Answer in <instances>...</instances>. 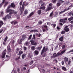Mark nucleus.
<instances>
[{
  "label": "nucleus",
  "mask_w": 73,
  "mask_h": 73,
  "mask_svg": "<svg viewBox=\"0 0 73 73\" xmlns=\"http://www.w3.org/2000/svg\"><path fill=\"white\" fill-rule=\"evenodd\" d=\"M11 7L10 6H9L8 7V8H7L6 12L7 13H8L9 12H11L8 15H7L6 16L5 18H3V19L4 20H6V19H10L11 17V15H12V13H14V14H16L17 13V12L13 10L12 9H9L10 8V7Z\"/></svg>",
  "instance_id": "1"
},
{
  "label": "nucleus",
  "mask_w": 73,
  "mask_h": 73,
  "mask_svg": "<svg viewBox=\"0 0 73 73\" xmlns=\"http://www.w3.org/2000/svg\"><path fill=\"white\" fill-rule=\"evenodd\" d=\"M25 2H24L23 3L22 5V9L21 8V7H20V10H21V13H22V12L24 11V5H25V6H26V5H28V4H27L25 5Z\"/></svg>",
  "instance_id": "2"
},
{
  "label": "nucleus",
  "mask_w": 73,
  "mask_h": 73,
  "mask_svg": "<svg viewBox=\"0 0 73 73\" xmlns=\"http://www.w3.org/2000/svg\"><path fill=\"white\" fill-rule=\"evenodd\" d=\"M60 56L59 54V53L58 52L57 54H56V53H54L53 54V56H52V58H55V57H58Z\"/></svg>",
  "instance_id": "3"
},
{
  "label": "nucleus",
  "mask_w": 73,
  "mask_h": 73,
  "mask_svg": "<svg viewBox=\"0 0 73 73\" xmlns=\"http://www.w3.org/2000/svg\"><path fill=\"white\" fill-rule=\"evenodd\" d=\"M30 42H31V44L32 45H37V43L36 42H35L34 40H30Z\"/></svg>",
  "instance_id": "4"
},
{
  "label": "nucleus",
  "mask_w": 73,
  "mask_h": 73,
  "mask_svg": "<svg viewBox=\"0 0 73 73\" xmlns=\"http://www.w3.org/2000/svg\"><path fill=\"white\" fill-rule=\"evenodd\" d=\"M68 20L67 18H66L64 19H61L60 21V22H61L62 23H65L66 21V20Z\"/></svg>",
  "instance_id": "5"
},
{
  "label": "nucleus",
  "mask_w": 73,
  "mask_h": 73,
  "mask_svg": "<svg viewBox=\"0 0 73 73\" xmlns=\"http://www.w3.org/2000/svg\"><path fill=\"white\" fill-rule=\"evenodd\" d=\"M6 54V50H5L3 52L2 55V58H5V56Z\"/></svg>",
  "instance_id": "6"
},
{
  "label": "nucleus",
  "mask_w": 73,
  "mask_h": 73,
  "mask_svg": "<svg viewBox=\"0 0 73 73\" xmlns=\"http://www.w3.org/2000/svg\"><path fill=\"white\" fill-rule=\"evenodd\" d=\"M68 27V26H66L65 27L64 29V31H65V32H68V31H69V29L67 28Z\"/></svg>",
  "instance_id": "7"
},
{
  "label": "nucleus",
  "mask_w": 73,
  "mask_h": 73,
  "mask_svg": "<svg viewBox=\"0 0 73 73\" xmlns=\"http://www.w3.org/2000/svg\"><path fill=\"white\" fill-rule=\"evenodd\" d=\"M64 61L65 64H66L67 62H68V60H69V59L67 58V57H65L64 58Z\"/></svg>",
  "instance_id": "8"
},
{
  "label": "nucleus",
  "mask_w": 73,
  "mask_h": 73,
  "mask_svg": "<svg viewBox=\"0 0 73 73\" xmlns=\"http://www.w3.org/2000/svg\"><path fill=\"white\" fill-rule=\"evenodd\" d=\"M48 50V48H45V47H44L43 49V50H42V52H41V54H42V53H44V51H44V52H46V50Z\"/></svg>",
  "instance_id": "9"
},
{
  "label": "nucleus",
  "mask_w": 73,
  "mask_h": 73,
  "mask_svg": "<svg viewBox=\"0 0 73 73\" xmlns=\"http://www.w3.org/2000/svg\"><path fill=\"white\" fill-rule=\"evenodd\" d=\"M66 51V50H64L63 51H62L61 52H58L59 53V56H62V55L65 52V51Z\"/></svg>",
  "instance_id": "10"
},
{
  "label": "nucleus",
  "mask_w": 73,
  "mask_h": 73,
  "mask_svg": "<svg viewBox=\"0 0 73 73\" xmlns=\"http://www.w3.org/2000/svg\"><path fill=\"white\" fill-rule=\"evenodd\" d=\"M18 42L19 44H22V42H23V39H18Z\"/></svg>",
  "instance_id": "11"
},
{
  "label": "nucleus",
  "mask_w": 73,
  "mask_h": 73,
  "mask_svg": "<svg viewBox=\"0 0 73 73\" xmlns=\"http://www.w3.org/2000/svg\"><path fill=\"white\" fill-rule=\"evenodd\" d=\"M69 8H68L67 9H65L63 11H62L60 12V13L59 14H62V13H63L64 12H65L66 11H68V10H69Z\"/></svg>",
  "instance_id": "12"
},
{
  "label": "nucleus",
  "mask_w": 73,
  "mask_h": 73,
  "mask_svg": "<svg viewBox=\"0 0 73 73\" xmlns=\"http://www.w3.org/2000/svg\"><path fill=\"white\" fill-rule=\"evenodd\" d=\"M39 52L37 50H35L34 52V54H36V55H38V54Z\"/></svg>",
  "instance_id": "13"
},
{
  "label": "nucleus",
  "mask_w": 73,
  "mask_h": 73,
  "mask_svg": "<svg viewBox=\"0 0 73 73\" xmlns=\"http://www.w3.org/2000/svg\"><path fill=\"white\" fill-rule=\"evenodd\" d=\"M17 23V22L15 21H13L11 22V24H14V25L16 24Z\"/></svg>",
  "instance_id": "14"
},
{
  "label": "nucleus",
  "mask_w": 73,
  "mask_h": 73,
  "mask_svg": "<svg viewBox=\"0 0 73 73\" xmlns=\"http://www.w3.org/2000/svg\"><path fill=\"white\" fill-rule=\"evenodd\" d=\"M53 8L52 7H48L46 9V11H50Z\"/></svg>",
  "instance_id": "15"
},
{
  "label": "nucleus",
  "mask_w": 73,
  "mask_h": 73,
  "mask_svg": "<svg viewBox=\"0 0 73 73\" xmlns=\"http://www.w3.org/2000/svg\"><path fill=\"white\" fill-rule=\"evenodd\" d=\"M11 7H12L13 8H15V5L13 3H12L11 5Z\"/></svg>",
  "instance_id": "16"
},
{
  "label": "nucleus",
  "mask_w": 73,
  "mask_h": 73,
  "mask_svg": "<svg viewBox=\"0 0 73 73\" xmlns=\"http://www.w3.org/2000/svg\"><path fill=\"white\" fill-rule=\"evenodd\" d=\"M5 0H3V1L2 3H1V4H0V8H1V7L3 4L4 3V2H5Z\"/></svg>",
  "instance_id": "17"
},
{
  "label": "nucleus",
  "mask_w": 73,
  "mask_h": 73,
  "mask_svg": "<svg viewBox=\"0 0 73 73\" xmlns=\"http://www.w3.org/2000/svg\"><path fill=\"white\" fill-rule=\"evenodd\" d=\"M63 39H64V36H62L61 37L59 38V40L60 41H63Z\"/></svg>",
  "instance_id": "18"
},
{
  "label": "nucleus",
  "mask_w": 73,
  "mask_h": 73,
  "mask_svg": "<svg viewBox=\"0 0 73 73\" xmlns=\"http://www.w3.org/2000/svg\"><path fill=\"white\" fill-rule=\"evenodd\" d=\"M33 14H34V13H33V12H32L30 14L29 17H31L32 16H33Z\"/></svg>",
  "instance_id": "19"
},
{
  "label": "nucleus",
  "mask_w": 73,
  "mask_h": 73,
  "mask_svg": "<svg viewBox=\"0 0 73 73\" xmlns=\"http://www.w3.org/2000/svg\"><path fill=\"white\" fill-rule=\"evenodd\" d=\"M41 10H38V15H41Z\"/></svg>",
  "instance_id": "20"
},
{
  "label": "nucleus",
  "mask_w": 73,
  "mask_h": 73,
  "mask_svg": "<svg viewBox=\"0 0 73 73\" xmlns=\"http://www.w3.org/2000/svg\"><path fill=\"white\" fill-rule=\"evenodd\" d=\"M31 49L32 50H35V46H32L31 47Z\"/></svg>",
  "instance_id": "21"
},
{
  "label": "nucleus",
  "mask_w": 73,
  "mask_h": 73,
  "mask_svg": "<svg viewBox=\"0 0 73 73\" xmlns=\"http://www.w3.org/2000/svg\"><path fill=\"white\" fill-rule=\"evenodd\" d=\"M73 52V49L71 50L70 51L67 52L66 53V54H68V53H71V52Z\"/></svg>",
  "instance_id": "22"
},
{
  "label": "nucleus",
  "mask_w": 73,
  "mask_h": 73,
  "mask_svg": "<svg viewBox=\"0 0 73 73\" xmlns=\"http://www.w3.org/2000/svg\"><path fill=\"white\" fill-rule=\"evenodd\" d=\"M22 58L23 59V58H24L25 57H26V55L25 54H23L22 55Z\"/></svg>",
  "instance_id": "23"
},
{
  "label": "nucleus",
  "mask_w": 73,
  "mask_h": 73,
  "mask_svg": "<svg viewBox=\"0 0 73 73\" xmlns=\"http://www.w3.org/2000/svg\"><path fill=\"white\" fill-rule=\"evenodd\" d=\"M71 64H72V63H71V60L70 59L68 62V65H70Z\"/></svg>",
  "instance_id": "24"
},
{
  "label": "nucleus",
  "mask_w": 73,
  "mask_h": 73,
  "mask_svg": "<svg viewBox=\"0 0 73 73\" xmlns=\"http://www.w3.org/2000/svg\"><path fill=\"white\" fill-rule=\"evenodd\" d=\"M22 53H23V52L21 51H19V55L20 56V55H21V54H22Z\"/></svg>",
  "instance_id": "25"
},
{
  "label": "nucleus",
  "mask_w": 73,
  "mask_h": 73,
  "mask_svg": "<svg viewBox=\"0 0 73 73\" xmlns=\"http://www.w3.org/2000/svg\"><path fill=\"white\" fill-rule=\"evenodd\" d=\"M60 5H61V3H60V2H59L57 3V7H59V6H60Z\"/></svg>",
  "instance_id": "26"
},
{
  "label": "nucleus",
  "mask_w": 73,
  "mask_h": 73,
  "mask_svg": "<svg viewBox=\"0 0 73 73\" xmlns=\"http://www.w3.org/2000/svg\"><path fill=\"white\" fill-rule=\"evenodd\" d=\"M24 14L25 15H27V14H28V11H27V10H26L24 12Z\"/></svg>",
  "instance_id": "27"
},
{
  "label": "nucleus",
  "mask_w": 73,
  "mask_h": 73,
  "mask_svg": "<svg viewBox=\"0 0 73 73\" xmlns=\"http://www.w3.org/2000/svg\"><path fill=\"white\" fill-rule=\"evenodd\" d=\"M72 20H73V17H72L68 19L69 21H72Z\"/></svg>",
  "instance_id": "28"
},
{
  "label": "nucleus",
  "mask_w": 73,
  "mask_h": 73,
  "mask_svg": "<svg viewBox=\"0 0 73 73\" xmlns=\"http://www.w3.org/2000/svg\"><path fill=\"white\" fill-rule=\"evenodd\" d=\"M42 28H48V26H47L46 25H43V26H42Z\"/></svg>",
  "instance_id": "29"
},
{
  "label": "nucleus",
  "mask_w": 73,
  "mask_h": 73,
  "mask_svg": "<svg viewBox=\"0 0 73 73\" xmlns=\"http://www.w3.org/2000/svg\"><path fill=\"white\" fill-rule=\"evenodd\" d=\"M53 12L51 13L50 15V17H53Z\"/></svg>",
  "instance_id": "30"
},
{
  "label": "nucleus",
  "mask_w": 73,
  "mask_h": 73,
  "mask_svg": "<svg viewBox=\"0 0 73 73\" xmlns=\"http://www.w3.org/2000/svg\"><path fill=\"white\" fill-rule=\"evenodd\" d=\"M4 24V23H3V22L2 21H0V25H3Z\"/></svg>",
  "instance_id": "31"
},
{
  "label": "nucleus",
  "mask_w": 73,
  "mask_h": 73,
  "mask_svg": "<svg viewBox=\"0 0 73 73\" xmlns=\"http://www.w3.org/2000/svg\"><path fill=\"white\" fill-rule=\"evenodd\" d=\"M26 38V36L25 35H23L22 36V38L25 39Z\"/></svg>",
  "instance_id": "32"
},
{
  "label": "nucleus",
  "mask_w": 73,
  "mask_h": 73,
  "mask_svg": "<svg viewBox=\"0 0 73 73\" xmlns=\"http://www.w3.org/2000/svg\"><path fill=\"white\" fill-rule=\"evenodd\" d=\"M7 40H8V36H7L5 38L4 41L6 42V41H7Z\"/></svg>",
  "instance_id": "33"
},
{
  "label": "nucleus",
  "mask_w": 73,
  "mask_h": 73,
  "mask_svg": "<svg viewBox=\"0 0 73 73\" xmlns=\"http://www.w3.org/2000/svg\"><path fill=\"white\" fill-rule=\"evenodd\" d=\"M45 9V7L44 6L41 7L40 8V9Z\"/></svg>",
  "instance_id": "34"
},
{
  "label": "nucleus",
  "mask_w": 73,
  "mask_h": 73,
  "mask_svg": "<svg viewBox=\"0 0 73 73\" xmlns=\"http://www.w3.org/2000/svg\"><path fill=\"white\" fill-rule=\"evenodd\" d=\"M35 37H36V35H34L33 37V39L34 40H35V39L36 38Z\"/></svg>",
  "instance_id": "35"
},
{
  "label": "nucleus",
  "mask_w": 73,
  "mask_h": 73,
  "mask_svg": "<svg viewBox=\"0 0 73 73\" xmlns=\"http://www.w3.org/2000/svg\"><path fill=\"white\" fill-rule=\"evenodd\" d=\"M65 31H62L61 32V34H62V35H64L65 34Z\"/></svg>",
  "instance_id": "36"
},
{
  "label": "nucleus",
  "mask_w": 73,
  "mask_h": 73,
  "mask_svg": "<svg viewBox=\"0 0 73 73\" xmlns=\"http://www.w3.org/2000/svg\"><path fill=\"white\" fill-rule=\"evenodd\" d=\"M45 3H43L41 5V6L42 7H45Z\"/></svg>",
  "instance_id": "37"
},
{
  "label": "nucleus",
  "mask_w": 73,
  "mask_h": 73,
  "mask_svg": "<svg viewBox=\"0 0 73 73\" xmlns=\"http://www.w3.org/2000/svg\"><path fill=\"white\" fill-rule=\"evenodd\" d=\"M62 69L63 70H64V71H65L66 70V68L64 67H63L62 68Z\"/></svg>",
  "instance_id": "38"
},
{
  "label": "nucleus",
  "mask_w": 73,
  "mask_h": 73,
  "mask_svg": "<svg viewBox=\"0 0 73 73\" xmlns=\"http://www.w3.org/2000/svg\"><path fill=\"white\" fill-rule=\"evenodd\" d=\"M7 50L8 51V52H11V49L10 48H7Z\"/></svg>",
  "instance_id": "39"
},
{
  "label": "nucleus",
  "mask_w": 73,
  "mask_h": 73,
  "mask_svg": "<svg viewBox=\"0 0 73 73\" xmlns=\"http://www.w3.org/2000/svg\"><path fill=\"white\" fill-rule=\"evenodd\" d=\"M32 35H31L30 36H29V37L28 38V40H30L32 38Z\"/></svg>",
  "instance_id": "40"
},
{
  "label": "nucleus",
  "mask_w": 73,
  "mask_h": 73,
  "mask_svg": "<svg viewBox=\"0 0 73 73\" xmlns=\"http://www.w3.org/2000/svg\"><path fill=\"white\" fill-rule=\"evenodd\" d=\"M53 61H54V62H55L57 63L58 62L57 60H56V59H55L54 60H53Z\"/></svg>",
  "instance_id": "41"
},
{
  "label": "nucleus",
  "mask_w": 73,
  "mask_h": 73,
  "mask_svg": "<svg viewBox=\"0 0 73 73\" xmlns=\"http://www.w3.org/2000/svg\"><path fill=\"white\" fill-rule=\"evenodd\" d=\"M52 3H55L56 2V0H52Z\"/></svg>",
  "instance_id": "42"
},
{
  "label": "nucleus",
  "mask_w": 73,
  "mask_h": 73,
  "mask_svg": "<svg viewBox=\"0 0 73 73\" xmlns=\"http://www.w3.org/2000/svg\"><path fill=\"white\" fill-rule=\"evenodd\" d=\"M42 23V21H39L38 22V23L39 24H41Z\"/></svg>",
  "instance_id": "43"
},
{
  "label": "nucleus",
  "mask_w": 73,
  "mask_h": 73,
  "mask_svg": "<svg viewBox=\"0 0 73 73\" xmlns=\"http://www.w3.org/2000/svg\"><path fill=\"white\" fill-rule=\"evenodd\" d=\"M6 42V41H4V42H3V44L4 45H6V43H5Z\"/></svg>",
  "instance_id": "44"
},
{
  "label": "nucleus",
  "mask_w": 73,
  "mask_h": 73,
  "mask_svg": "<svg viewBox=\"0 0 73 73\" xmlns=\"http://www.w3.org/2000/svg\"><path fill=\"white\" fill-rule=\"evenodd\" d=\"M29 43L27 42H26V45H27V46H28V45H29Z\"/></svg>",
  "instance_id": "45"
},
{
  "label": "nucleus",
  "mask_w": 73,
  "mask_h": 73,
  "mask_svg": "<svg viewBox=\"0 0 73 73\" xmlns=\"http://www.w3.org/2000/svg\"><path fill=\"white\" fill-rule=\"evenodd\" d=\"M42 48V46H40V47H38V49H39V50H40V49H41Z\"/></svg>",
  "instance_id": "46"
},
{
  "label": "nucleus",
  "mask_w": 73,
  "mask_h": 73,
  "mask_svg": "<svg viewBox=\"0 0 73 73\" xmlns=\"http://www.w3.org/2000/svg\"><path fill=\"white\" fill-rule=\"evenodd\" d=\"M8 4V3L7 2H6L5 3V6H6Z\"/></svg>",
  "instance_id": "47"
},
{
  "label": "nucleus",
  "mask_w": 73,
  "mask_h": 73,
  "mask_svg": "<svg viewBox=\"0 0 73 73\" xmlns=\"http://www.w3.org/2000/svg\"><path fill=\"white\" fill-rule=\"evenodd\" d=\"M62 49H64V48H65V46L64 45H63V46H62Z\"/></svg>",
  "instance_id": "48"
},
{
  "label": "nucleus",
  "mask_w": 73,
  "mask_h": 73,
  "mask_svg": "<svg viewBox=\"0 0 73 73\" xmlns=\"http://www.w3.org/2000/svg\"><path fill=\"white\" fill-rule=\"evenodd\" d=\"M58 15V12H56L55 14V16H56Z\"/></svg>",
  "instance_id": "49"
},
{
  "label": "nucleus",
  "mask_w": 73,
  "mask_h": 73,
  "mask_svg": "<svg viewBox=\"0 0 73 73\" xmlns=\"http://www.w3.org/2000/svg\"><path fill=\"white\" fill-rule=\"evenodd\" d=\"M39 4H42V0H40L39 3Z\"/></svg>",
  "instance_id": "50"
},
{
  "label": "nucleus",
  "mask_w": 73,
  "mask_h": 73,
  "mask_svg": "<svg viewBox=\"0 0 73 73\" xmlns=\"http://www.w3.org/2000/svg\"><path fill=\"white\" fill-rule=\"evenodd\" d=\"M60 3H64V1H62L61 0H60Z\"/></svg>",
  "instance_id": "51"
},
{
  "label": "nucleus",
  "mask_w": 73,
  "mask_h": 73,
  "mask_svg": "<svg viewBox=\"0 0 73 73\" xmlns=\"http://www.w3.org/2000/svg\"><path fill=\"white\" fill-rule=\"evenodd\" d=\"M51 25L53 26L54 27H56V25L54 24H52Z\"/></svg>",
  "instance_id": "52"
},
{
  "label": "nucleus",
  "mask_w": 73,
  "mask_h": 73,
  "mask_svg": "<svg viewBox=\"0 0 73 73\" xmlns=\"http://www.w3.org/2000/svg\"><path fill=\"white\" fill-rule=\"evenodd\" d=\"M37 32V30H34V32Z\"/></svg>",
  "instance_id": "53"
},
{
  "label": "nucleus",
  "mask_w": 73,
  "mask_h": 73,
  "mask_svg": "<svg viewBox=\"0 0 73 73\" xmlns=\"http://www.w3.org/2000/svg\"><path fill=\"white\" fill-rule=\"evenodd\" d=\"M17 70L18 72H19V71H20V69H19V68H17Z\"/></svg>",
  "instance_id": "54"
},
{
  "label": "nucleus",
  "mask_w": 73,
  "mask_h": 73,
  "mask_svg": "<svg viewBox=\"0 0 73 73\" xmlns=\"http://www.w3.org/2000/svg\"><path fill=\"white\" fill-rule=\"evenodd\" d=\"M49 6H50V7H52V3H50L49 5Z\"/></svg>",
  "instance_id": "55"
},
{
  "label": "nucleus",
  "mask_w": 73,
  "mask_h": 73,
  "mask_svg": "<svg viewBox=\"0 0 73 73\" xmlns=\"http://www.w3.org/2000/svg\"><path fill=\"white\" fill-rule=\"evenodd\" d=\"M31 64H33V60H32L31 62H30Z\"/></svg>",
  "instance_id": "56"
},
{
  "label": "nucleus",
  "mask_w": 73,
  "mask_h": 73,
  "mask_svg": "<svg viewBox=\"0 0 73 73\" xmlns=\"http://www.w3.org/2000/svg\"><path fill=\"white\" fill-rule=\"evenodd\" d=\"M64 61H62V64L64 65Z\"/></svg>",
  "instance_id": "57"
},
{
  "label": "nucleus",
  "mask_w": 73,
  "mask_h": 73,
  "mask_svg": "<svg viewBox=\"0 0 73 73\" xmlns=\"http://www.w3.org/2000/svg\"><path fill=\"white\" fill-rule=\"evenodd\" d=\"M23 3V2H21L20 3V5H22V3Z\"/></svg>",
  "instance_id": "58"
},
{
  "label": "nucleus",
  "mask_w": 73,
  "mask_h": 73,
  "mask_svg": "<svg viewBox=\"0 0 73 73\" xmlns=\"http://www.w3.org/2000/svg\"><path fill=\"white\" fill-rule=\"evenodd\" d=\"M12 43L13 44H14V43H15V40H13V41H12Z\"/></svg>",
  "instance_id": "59"
},
{
  "label": "nucleus",
  "mask_w": 73,
  "mask_h": 73,
  "mask_svg": "<svg viewBox=\"0 0 73 73\" xmlns=\"http://www.w3.org/2000/svg\"><path fill=\"white\" fill-rule=\"evenodd\" d=\"M1 16H2V15H3V12H1Z\"/></svg>",
  "instance_id": "60"
},
{
  "label": "nucleus",
  "mask_w": 73,
  "mask_h": 73,
  "mask_svg": "<svg viewBox=\"0 0 73 73\" xmlns=\"http://www.w3.org/2000/svg\"><path fill=\"white\" fill-rule=\"evenodd\" d=\"M3 30H1L0 31V33H1L3 32Z\"/></svg>",
  "instance_id": "61"
},
{
  "label": "nucleus",
  "mask_w": 73,
  "mask_h": 73,
  "mask_svg": "<svg viewBox=\"0 0 73 73\" xmlns=\"http://www.w3.org/2000/svg\"><path fill=\"white\" fill-rule=\"evenodd\" d=\"M47 25H50V23H49V22H48L47 23Z\"/></svg>",
  "instance_id": "62"
},
{
  "label": "nucleus",
  "mask_w": 73,
  "mask_h": 73,
  "mask_svg": "<svg viewBox=\"0 0 73 73\" xmlns=\"http://www.w3.org/2000/svg\"><path fill=\"white\" fill-rule=\"evenodd\" d=\"M24 50H26V49H27V48L26 47H24Z\"/></svg>",
  "instance_id": "63"
},
{
  "label": "nucleus",
  "mask_w": 73,
  "mask_h": 73,
  "mask_svg": "<svg viewBox=\"0 0 73 73\" xmlns=\"http://www.w3.org/2000/svg\"><path fill=\"white\" fill-rule=\"evenodd\" d=\"M42 31L43 32H44L46 30L45 29H42Z\"/></svg>",
  "instance_id": "64"
}]
</instances>
